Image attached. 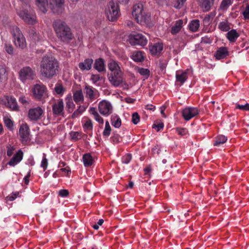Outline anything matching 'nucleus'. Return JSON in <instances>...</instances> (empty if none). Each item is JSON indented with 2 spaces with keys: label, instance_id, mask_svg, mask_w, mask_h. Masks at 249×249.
<instances>
[{
  "label": "nucleus",
  "instance_id": "obj_1",
  "mask_svg": "<svg viewBox=\"0 0 249 249\" xmlns=\"http://www.w3.org/2000/svg\"><path fill=\"white\" fill-rule=\"evenodd\" d=\"M59 69L57 60L52 56H44L40 64L41 75L48 79H51L56 75Z\"/></svg>",
  "mask_w": 249,
  "mask_h": 249
},
{
  "label": "nucleus",
  "instance_id": "obj_2",
  "mask_svg": "<svg viewBox=\"0 0 249 249\" xmlns=\"http://www.w3.org/2000/svg\"><path fill=\"white\" fill-rule=\"evenodd\" d=\"M53 25L56 36L61 42L67 44L73 39L71 30L65 22L57 19Z\"/></svg>",
  "mask_w": 249,
  "mask_h": 249
},
{
  "label": "nucleus",
  "instance_id": "obj_3",
  "mask_svg": "<svg viewBox=\"0 0 249 249\" xmlns=\"http://www.w3.org/2000/svg\"><path fill=\"white\" fill-rule=\"evenodd\" d=\"M132 15L137 22L142 23L149 21L150 16L143 9V5L139 3L134 5Z\"/></svg>",
  "mask_w": 249,
  "mask_h": 249
},
{
  "label": "nucleus",
  "instance_id": "obj_4",
  "mask_svg": "<svg viewBox=\"0 0 249 249\" xmlns=\"http://www.w3.org/2000/svg\"><path fill=\"white\" fill-rule=\"evenodd\" d=\"M106 14L109 20L111 21L116 20L120 16L118 4L113 1H109L106 9Z\"/></svg>",
  "mask_w": 249,
  "mask_h": 249
},
{
  "label": "nucleus",
  "instance_id": "obj_5",
  "mask_svg": "<svg viewBox=\"0 0 249 249\" xmlns=\"http://www.w3.org/2000/svg\"><path fill=\"white\" fill-rule=\"evenodd\" d=\"M32 90L34 98L37 100H41L47 96V88L40 82L34 85Z\"/></svg>",
  "mask_w": 249,
  "mask_h": 249
},
{
  "label": "nucleus",
  "instance_id": "obj_6",
  "mask_svg": "<svg viewBox=\"0 0 249 249\" xmlns=\"http://www.w3.org/2000/svg\"><path fill=\"white\" fill-rule=\"evenodd\" d=\"M35 77V71L29 66L23 67L19 71V78L23 83L33 80Z\"/></svg>",
  "mask_w": 249,
  "mask_h": 249
},
{
  "label": "nucleus",
  "instance_id": "obj_7",
  "mask_svg": "<svg viewBox=\"0 0 249 249\" xmlns=\"http://www.w3.org/2000/svg\"><path fill=\"white\" fill-rule=\"evenodd\" d=\"M29 10L22 8L17 12L18 15L26 22L30 24H34L36 22V16L35 13L30 7Z\"/></svg>",
  "mask_w": 249,
  "mask_h": 249
},
{
  "label": "nucleus",
  "instance_id": "obj_8",
  "mask_svg": "<svg viewBox=\"0 0 249 249\" xmlns=\"http://www.w3.org/2000/svg\"><path fill=\"white\" fill-rule=\"evenodd\" d=\"M108 78L110 83L115 87H118L121 84H127L124 83L123 78V72L121 70L118 71L110 72L108 74Z\"/></svg>",
  "mask_w": 249,
  "mask_h": 249
},
{
  "label": "nucleus",
  "instance_id": "obj_9",
  "mask_svg": "<svg viewBox=\"0 0 249 249\" xmlns=\"http://www.w3.org/2000/svg\"><path fill=\"white\" fill-rule=\"evenodd\" d=\"M44 110L40 107L31 108L28 110V118L30 121L36 122L41 119Z\"/></svg>",
  "mask_w": 249,
  "mask_h": 249
},
{
  "label": "nucleus",
  "instance_id": "obj_10",
  "mask_svg": "<svg viewBox=\"0 0 249 249\" xmlns=\"http://www.w3.org/2000/svg\"><path fill=\"white\" fill-rule=\"evenodd\" d=\"M13 37L15 45L21 49L26 47V41L22 34L18 28H16L13 31Z\"/></svg>",
  "mask_w": 249,
  "mask_h": 249
},
{
  "label": "nucleus",
  "instance_id": "obj_11",
  "mask_svg": "<svg viewBox=\"0 0 249 249\" xmlns=\"http://www.w3.org/2000/svg\"><path fill=\"white\" fill-rule=\"evenodd\" d=\"M130 43L133 45H140L144 46L146 45L147 40L144 36L141 34L130 35L129 36Z\"/></svg>",
  "mask_w": 249,
  "mask_h": 249
},
{
  "label": "nucleus",
  "instance_id": "obj_12",
  "mask_svg": "<svg viewBox=\"0 0 249 249\" xmlns=\"http://www.w3.org/2000/svg\"><path fill=\"white\" fill-rule=\"evenodd\" d=\"M98 109L102 115L107 116L112 113L113 108L110 102L103 100L99 103Z\"/></svg>",
  "mask_w": 249,
  "mask_h": 249
},
{
  "label": "nucleus",
  "instance_id": "obj_13",
  "mask_svg": "<svg viewBox=\"0 0 249 249\" xmlns=\"http://www.w3.org/2000/svg\"><path fill=\"white\" fill-rule=\"evenodd\" d=\"M29 127L27 124H22L19 128V134L21 138V141L23 143H25L30 141Z\"/></svg>",
  "mask_w": 249,
  "mask_h": 249
},
{
  "label": "nucleus",
  "instance_id": "obj_14",
  "mask_svg": "<svg viewBox=\"0 0 249 249\" xmlns=\"http://www.w3.org/2000/svg\"><path fill=\"white\" fill-rule=\"evenodd\" d=\"M199 113L198 109L194 107H187L183 109L182 116L186 121H189Z\"/></svg>",
  "mask_w": 249,
  "mask_h": 249
},
{
  "label": "nucleus",
  "instance_id": "obj_15",
  "mask_svg": "<svg viewBox=\"0 0 249 249\" xmlns=\"http://www.w3.org/2000/svg\"><path fill=\"white\" fill-rule=\"evenodd\" d=\"M53 114L57 116H64V103L62 100L60 99L55 103L52 107Z\"/></svg>",
  "mask_w": 249,
  "mask_h": 249
},
{
  "label": "nucleus",
  "instance_id": "obj_16",
  "mask_svg": "<svg viewBox=\"0 0 249 249\" xmlns=\"http://www.w3.org/2000/svg\"><path fill=\"white\" fill-rule=\"evenodd\" d=\"M86 97L91 101H93L96 98L98 91L95 88L91 86L87 85L85 88Z\"/></svg>",
  "mask_w": 249,
  "mask_h": 249
},
{
  "label": "nucleus",
  "instance_id": "obj_17",
  "mask_svg": "<svg viewBox=\"0 0 249 249\" xmlns=\"http://www.w3.org/2000/svg\"><path fill=\"white\" fill-rule=\"evenodd\" d=\"M163 49V44L161 43H156L149 47V50L153 55H158Z\"/></svg>",
  "mask_w": 249,
  "mask_h": 249
},
{
  "label": "nucleus",
  "instance_id": "obj_18",
  "mask_svg": "<svg viewBox=\"0 0 249 249\" xmlns=\"http://www.w3.org/2000/svg\"><path fill=\"white\" fill-rule=\"evenodd\" d=\"M23 153L22 151L19 150L14 157L8 162V164L12 166H14L19 163L23 158Z\"/></svg>",
  "mask_w": 249,
  "mask_h": 249
},
{
  "label": "nucleus",
  "instance_id": "obj_19",
  "mask_svg": "<svg viewBox=\"0 0 249 249\" xmlns=\"http://www.w3.org/2000/svg\"><path fill=\"white\" fill-rule=\"evenodd\" d=\"M215 0H198L199 5L204 12L209 11L213 5Z\"/></svg>",
  "mask_w": 249,
  "mask_h": 249
},
{
  "label": "nucleus",
  "instance_id": "obj_20",
  "mask_svg": "<svg viewBox=\"0 0 249 249\" xmlns=\"http://www.w3.org/2000/svg\"><path fill=\"white\" fill-rule=\"evenodd\" d=\"M93 62L91 58L86 59L84 62L79 63V68L82 71H89L91 69Z\"/></svg>",
  "mask_w": 249,
  "mask_h": 249
},
{
  "label": "nucleus",
  "instance_id": "obj_21",
  "mask_svg": "<svg viewBox=\"0 0 249 249\" xmlns=\"http://www.w3.org/2000/svg\"><path fill=\"white\" fill-rule=\"evenodd\" d=\"M229 55V52L226 47H220L215 52L214 56L218 60H220L225 58Z\"/></svg>",
  "mask_w": 249,
  "mask_h": 249
},
{
  "label": "nucleus",
  "instance_id": "obj_22",
  "mask_svg": "<svg viewBox=\"0 0 249 249\" xmlns=\"http://www.w3.org/2000/svg\"><path fill=\"white\" fill-rule=\"evenodd\" d=\"M94 68L99 72L105 71L106 68L104 60L101 58L96 59L94 64Z\"/></svg>",
  "mask_w": 249,
  "mask_h": 249
},
{
  "label": "nucleus",
  "instance_id": "obj_23",
  "mask_svg": "<svg viewBox=\"0 0 249 249\" xmlns=\"http://www.w3.org/2000/svg\"><path fill=\"white\" fill-rule=\"evenodd\" d=\"M183 20L179 19L176 21L175 24L171 27V33L172 35H176L180 31L182 27Z\"/></svg>",
  "mask_w": 249,
  "mask_h": 249
},
{
  "label": "nucleus",
  "instance_id": "obj_24",
  "mask_svg": "<svg viewBox=\"0 0 249 249\" xmlns=\"http://www.w3.org/2000/svg\"><path fill=\"white\" fill-rule=\"evenodd\" d=\"M239 36V34L234 29L229 31L227 34V37L231 42H234Z\"/></svg>",
  "mask_w": 249,
  "mask_h": 249
},
{
  "label": "nucleus",
  "instance_id": "obj_25",
  "mask_svg": "<svg viewBox=\"0 0 249 249\" xmlns=\"http://www.w3.org/2000/svg\"><path fill=\"white\" fill-rule=\"evenodd\" d=\"M132 59L135 62H141L144 60V56L141 51H135L131 55Z\"/></svg>",
  "mask_w": 249,
  "mask_h": 249
},
{
  "label": "nucleus",
  "instance_id": "obj_26",
  "mask_svg": "<svg viewBox=\"0 0 249 249\" xmlns=\"http://www.w3.org/2000/svg\"><path fill=\"white\" fill-rule=\"evenodd\" d=\"M36 4L39 10L43 13L47 12V7L48 6L47 0H36Z\"/></svg>",
  "mask_w": 249,
  "mask_h": 249
},
{
  "label": "nucleus",
  "instance_id": "obj_27",
  "mask_svg": "<svg viewBox=\"0 0 249 249\" xmlns=\"http://www.w3.org/2000/svg\"><path fill=\"white\" fill-rule=\"evenodd\" d=\"M73 100L76 104L84 101V96L81 90H77L73 92Z\"/></svg>",
  "mask_w": 249,
  "mask_h": 249
},
{
  "label": "nucleus",
  "instance_id": "obj_28",
  "mask_svg": "<svg viewBox=\"0 0 249 249\" xmlns=\"http://www.w3.org/2000/svg\"><path fill=\"white\" fill-rule=\"evenodd\" d=\"M7 106L13 110H17L18 109V106L15 98L10 97L7 99Z\"/></svg>",
  "mask_w": 249,
  "mask_h": 249
},
{
  "label": "nucleus",
  "instance_id": "obj_29",
  "mask_svg": "<svg viewBox=\"0 0 249 249\" xmlns=\"http://www.w3.org/2000/svg\"><path fill=\"white\" fill-rule=\"evenodd\" d=\"M108 68L110 72H114L121 70L118 63L114 60H111L108 63Z\"/></svg>",
  "mask_w": 249,
  "mask_h": 249
},
{
  "label": "nucleus",
  "instance_id": "obj_30",
  "mask_svg": "<svg viewBox=\"0 0 249 249\" xmlns=\"http://www.w3.org/2000/svg\"><path fill=\"white\" fill-rule=\"evenodd\" d=\"M176 80L180 82L181 84L184 83L187 79V74L186 71L178 72L176 75Z\"/></svg>",
  "mask_w": 249,
  "mask_h": 249
},
{
  "label": "nucleus",
  "instance_id": "obj_31",
  "mask_svg": "<svg viewBox=\"0 0 249 249\" xmlns=\"http://www.w3.org/2000/svg\"><path fill=\"white\" fill-rule=\"evenodd\" d=\"M84 164L85 166H89L93 163V160L90 154L87 153L83 157Z\"/></svg>",
  "mask_w": 249,
  "mask_h": 249
},
{
  "label": "nucleus",
  "instance_id": "obj_32",
  "mask_svg": "<svg viewBox=\"0 0 249 249\" xmlns=\"http://www.w3.org/2000/svg\"><path fill=\"white\" fill-rule=\"evenodd\" d=\"M111 124L116 128H119L121 125V120L120 117L116 115L111 116Z\"/></svg>",
  "mask_w": 249,
  "mask_h": 249
},
{
  "label": "nucleus",
  "instance_id": "obj_33",
  "mask_svg": "<svg viewBox=\"0 0 249 249\" xmlns=\"http://www.w3.org/2000/svg\"><path fill=\"white\" fill-rule=\"evenodd\" d=\"M218 27L223 32L229 31L231 29L230 23L227 20L220 22L218 24Z\"/></svg>",
  "mask_w": 249,
  "mask_h": 249
},
{
  "label": "nucleus",
  "instance_id": "obj_34",
  "mask_svg": "<svg viewBox=\"0 0 249 249\" xmlns=\"http://www.w3.org/2000/svg\"><path fill=\"white\" fill-rule=\"evenodd\" d=\"M7 75V72L4 65H0V83L6 78Z\"/></svg>",
  "mask_w": 249,
  "mask_h": 249
},
{
  "label": "nucleus",
  "instance_id": "obj_35",
  "mask_svg": "<svg viewBox=\"0 0 249 249\" xmlns=\"http://www.w3.org/2000/svg\"><path fill=\"white\" fill-rule=\"evenodd\" d=\"M227 141V138L225 136L219 135L215 138L214 145L219 146L221 144L224 143Z\"/></svg>",
  "mask_w": 249,
  "mask_h": 249
},
{
  "label": "nucleus",
  "instance_id": "obj_36",
  "mask_svg": "<svg viewBox=\"0 0 249 249\" xmlns=\"http://www.w3.org/2000/svg\"><path fill=\"white\" fill-rule=\"evenodd\" d=\"M233 1V0H222L220 8L223 11L226 10L232 4Z\"/></svg>",
  "mask_w": 249,
  "mask_h": 249
},
{
  "label": "nucleus",
  "instance_id": "obj_37",
  "mask_svg": "<svg viewBox=\"0 0 249 249\" xmlns=\"http://www.w3.org/2000/svg\"><path fill=\"white\" fill-rule=\"evenodd\" d=\"M66 100V107L68 108V110L69 112H71L75 107L73 101L71 99V96L70 97H67Z\"/></svg>",
  "mask_w": 249,
  "mask_h": 249
},
{
  "label": "nucleus",
  "instance_id": "obj_38",
  "mask_svg": "<svg viewBox=\"0 0 249 249\" xmlns=\"http://www.w3.org/2000/svg\"><path fill=\"white\" fill-rule=\"evenodd\" d=\"M199 27V21L198 19L194 20L189 24L190 29L193 32H196Z\"/></svg>",
  "mask_w": 249,
  "mask_h": 249
},
{
  "label": "nucleus",
  "instance_id": "obj_39",
  "mask_svg": "<svg viewBox=\"0 0 249 249\" xmlns=\"http://www.w3.org/2000/svg\"><path fill=\"white\" fill-rule=\"evenodd\" d=\"M86 110V107L83 106H80L77 109H76L72 114V118H76L80 115L82 112Z\"/></svg>",
  "mask_w": 249,
  "mask_h": 249
},
{
  "label": "nucleus",
  "instance_id": "obj_40",
  "mask_svg": "<svg viewBox=\"0 0 249 249\" xmlns=\"http://www.w3.org/2000/svg\"><path fill=\"white\" fill-rule=\"evenodd\" d=\"M4 123L6 126L10 130L13 129V122L8 117L4 118Z\"/></svg>",
  "mask_w": 249,
  "mask_h": 249
},
{
  "label": "nucleus",
  "instance_id": "obj_41",
  "mask_svg": "<svg viewBox=\"0 0 249 249\" xmlns=\"http://www.w3.org/2000/svg\"><path fill=\"white\" fill-rule=\"evenodd\" d=\"M71 139L77 141L81 138V134L78 132L72 131L70 133Z\"/></svg>",
  "mask_w": 249,
  "mask_h": 249
},
{
  "label": "nucleus",
  "instance_id": "obj_42",
  "mask_svg": "<svg viewBox=\"0 0 249 249\" xmlns=\"http://www.w3.org/2000/svg\"><path fill=\"white\" fill-rule=\"evenodd\" d=\"M111 130L109 122L107 121L105 124V128L103 133V135L106 137L109 136L110 134Z\"/></svg>",
  "mask_w": 249,
  "mask_h": 249
},
{
  "label": "nucleus",
  "instance_id": "obj_43",
  "mask_svg": "<svg viewBox=\"0 0 249 249\" xmlns=\"http://www.w3.org/2000/svg\"><path fill=\"white\" fill-rule=\"evenodd\" d=\"M93 128V124L91 120H87L84 125V128L85 131L92 130Z\"/></svg>",
  "mask_w": 249,
  "mask_h": 249
},
{
  "label": "nucleus",
  "instance_id": "obj_44",
  "mask_svg": "<svg viewBox=\"0 0 249 249\" xmlns=\"http://www.w3.org/2000/svg\"><path fill=\"white\" fill-rule=\"evenodd\" d=\"M140 116L137 112H134L132 115V122L134 124H137L140 121Z\"/></svg>",
  "mask_w": 249,
  "mask_h": 249
},
{
  "label": "nucleus",
  "instance_id": "obj_45",
  "mask_svg": "<svg viewBox=\"0 0 249 249\" xmlns=\"http://www.w3.org/2000/svg\"><path fill=\"white\" fill-rule=\"evenodd\" d=\"M236 109H239L242 110L249 111V104L247 103L246 104L243 105L238 104H236Z\"/></svg>",
  "mask_w": 249,
  "mask_h": 249
},
{
  "label": "nucleus",
  "instance_id": "obj_46",
  "mask_svg": "<svg viewBox=\"0 0 249 249\" xmlns=\"http://www.w3.org/2000/svg\"><path fill=\"white\" fill-rule=\"evenodd\" d=\"M51 4L55 5L56 7L61 8L64 2V0H50Z\"/></svg>",
  "mask_w": 249,
  "mask_h": 249
},
{
  "label": "nucleus",
  "instance_id": "obj_47",
  "mask_svg": "<svg viewBox=\"0 0 249 249\" xmlns=\"http://www.w3.org/2000/svg\"><path fill=\"white\" fill-rule=\"evenodd\" d=\"M163 127L164 124L162 122L154 124L152 125V128L156 129L158 132L163 129Z\"/></svg>",
  "mask_w": 249,
  "mask_h": 249
},
{
  "label": "nucleus",
  "instance_id": "obj_48",
  "mask_svg": "<svg viewBox=\"0 0 249 249\" xmlns=\"http://www.w3.org/2000/svg\"><path fill=\"white\" fill-rule=\"evenodd\" d=\"M54 90L57 94H62L65 91L64 88L61 85H57L54 88Z\"/></svg>",
  "mask_w": 249,
  "mask_h": 249
},
{
  "label": "nucleus",
  "instance_id": "obj_49",
  "mask_svg": "<svg viewBox=\"0 0 249 249\" xmlns=\"http://www.w3.org/2000/svg\"><path fill=\"white\" fill-rule=\"evenodd\" d=\"M41 167H42L44 170H46L48 166V160L46 158V155L43 154V157L40 165Z\"/></svg>",
  "mask_w": 249,
  "mask_h": 249
},
{
  "label": "nucleus",
  "instance_id": "obj_50",
  "mask_svg": "<svg viewBox=\"0 0 249 249\" xmlns=\"http://www.w3.org/2000/svg\"><path fill=\"white\" fill-rule=\"evenodd\" d=\"M176 131L179 135L182 136H185L188 134V130L186 128H177Z\"/></svg>",
  "mask_w": 249,
  "mask_h": 249
},
{
  "label": "nucleus",
  "instance_id": "obj_51",
  "mask_svg": "<svg viewBox=\"0 0 249 249\" xmlns=\"http://www.w3.org/2000/svg\"><path fill=\"white\" fill-rule=\"evenodd\" d=\"M132 158L131 155L130 154H127L122 158V162L124 163L127 164L131 160Z\"/></svg>",
  "mask_w": 249,
  "mask_h": 249
},
{
  "label": "nucleus",
  "instance_id": "obj_52",
  "mask_svg": "<svg viewBox=\"0 0 249 249\" xmlns=\"http://www.w3.org/2000/svg\"><path fill=\"white\" fill-rule=\"evenodd\" d=\"M102 77L99 74H92L91 77V80L94 84L96 83L98 81H101Z\"/></svg>",
  "mask_w": 249,
  "mask_h": 249
},
{
  "label": "nucleus",
  "instance_id": "obj_53",
  "mask_svg": "<svg viewBox=\"0 0 249 249\" xmlns=\"http://www.w3.org/2000/svg\"><path fill=\"white\" fill-rule=\"evenodd\" d=\"M186 0H177L176 3L174 5V7L176 8L180 9L183 5Z\"/></svg>",
  "mask_w": 249,
  "mask_h": 249
},
{
  "label": "nucleus",
  "instance_id": "obj_54",
  "mask_svg": "<svg viewBox=\"0 0 249 249\" xmlns=\"http://www.w3.org/2000/svg\"><path fill=\"white\" fill-rule=\"evenodd\" d=\"M140 74L143 76H148L150 71L147 69L141 68L139 70Z\"/></svg>",
  "mask_w": 249,
  "mask_h": 249
},
{
  "label": "nucleus",
  "instance_id": "obj_55",
  "mask_svg": "<svg viewBox=\"0 0 249 249\" xmlns=\"http://www.w3.org/2000/svg\"><path fill=\"white\" fill-rule=\"evenodd\" d=\"M5 49L6 52L9 54H13V48L12 46L10 44H5Z\"/></svg>",
  "mask_w": 249,
  "mask_h": 249
},
{
  "label": "nucleus",
  "instance_id": "obj_56",
  "mask_svg": "<svg viewBox=\"0 0 249 249\" xmlns=\"http://www.w3.org/2000/svg\"><path fill=\"white\" fill-rule=\"evenodd\" d=\"M243 15L245 19H249V4L246 6L245 10L243 12Z\"/></svg>",
  "mask_w": 249,
  "mask_h": 249
},
{
  "label": "nucleus",
  "instance_id": "obj_57",
  "mask_svg": "<svg viewBox=\"0 0 249 249\" xmlns=\"http://www.w3.org/2000/svg\"><path fill=\"white\" fill-rule=\"evenodd\" d=\"M212 16H213L212 14L207 15L203 19L204 24L208 25L210 23V19L212 18Z\"/></svg>",
  "mask_w": 249,
  "mask_h": 249
},
{
  "label": "nucleus",
  "instance_id": "obj_58",
  "mask_svg": "<svg viewBox=\"0 0 249 249\" xmlns=\"http://www.w3.org/2000/svg\"><path fill=\"white\" fill-rule=\"evenodd\" d=\"M93 116H94L95 120L96 121H97L99 123L103 124V123H104L103 119L101 117H100V116L99 115L98 113H97L96 115H93Z\"/></svg>",
  "mask_w": 249,
  "mask_h": 249
},
{
  "label": "nucleus",
  "instance_id": "obj_59",
  "mask_svg": "<svg viewBox=\"0 0 249 249\" xmlns=\"http://www.w3.org/2000/svg\"><path fill=\"white\" fill-rule=\"evenodd\" d=\"M69 194V191L67 190H61L59 191V195L62 197L68 196Z\"/></svg>",
  "mask_w": 249,
  "mask_h": 249
},
{
  "label": "nucleus",
  "instance_id": "obj_60",
  "mask_svg": "<svg viewBox=\"0 0 249 249\" xmlns=\"http://www.w3.org/2000/svg\"><path fill=\"white\" fill-rule=\"evenodd\" d=\"M15 149L12 147L11 145H9L7 147V155L10 157L14 153V151Z\"/></svg>",
  "mask_w": 249,
  "mask_h": 249
},
{
  "label": "nucleus",
  "instance_id": "obj_61",
  "mask_svg": "<svg viewBox=\"0 0 249 249\" xmlns=\"http://www.w3.org/2000/svg\"><path fill=\"white\" fill-rule=\"evenodd\" d=\"M19 101L24 105H26L28 104V101L24 96L20 97L19 98Z\"/></svg>",
  "mask_w": 249,
  "mask_h": 249
},
{
  "label": "nucleus",
  "instance_id": "obj_62",
  "mask_svg": "<svg viewBox=\"0 0 249 249\" xmlns=\"http://www.w3.org/2000/svg\"><path fill=\"white\" fill-rule=\"evenodd\" d=\"M29 33L30 35L33 36V38L34 40H36V36H37V34L35 31V30L34 28H32L29 31Z\"/></svg>",
  "mask_w": 249,
  "mask_h": 249
},
{
  "label": "nucleus",
  "instance_id": "obj_63",
  "mask_svg": "<svg viewBox=\"0 0 249 249\" xmlns=\"http://www.w3.org/2000/svg\"><path fill=\"white\" fill-rule=\"evenodd\" d=\"M157 3L160 5H164L167 4V0H156Z\"/></svg>",
  "mask_w": 249,
  "mask_h": 249
},
{
  "label": "nucleus",
  "instance_id": "obj_64",
  "mask_svg": "<svg viewBox=\"0 0 249 249\" xmlns=\"http://www.w3.org/2000/svg\"><path fill=\"white\" fill-rule=\"evenodd\" d=\"M89 112L93 115H96L97 113H98L96 110V108L93 107H91L89 108Z\"/></svg>",
  "mask_w": 249,
  "mask_h": 249
}]
</instances>
